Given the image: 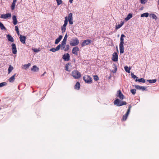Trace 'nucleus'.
<instances>
[{
  "label": "nucleus",
  "mask_w": 159,
  "mask_h": 159,
  "mask_svg": "<svg viewBox=\"0 0 159 159\" xmlns=\"http://www.w3.org/2000/svg\"><path fill=\"white\" fill-rule=\"evenodd\" d=\"M125 37V35L124 34H122L121 35L120 38V43L119 44L120 52L121 54L123 53L124 52V39L123 38Z\"/></svg>",
  "instance_id": "nucleus-1"
},
{
  "label": "nucleus",
  "mask_w": 159,
  "mask_h": 159,
  "mask_svg": "<svg viewBox=\"0 0 159 159\" xmlns=\"http://www.w3.org/2000/svg\"><path fill=\"white\" fill-rule=\"evenodd\" d=\"M113 103L114 105H116L118 107L124 105H126L127 104L126 102H121L118 99H116L114 102Z\"/></svg>",
  "instance_id": "nucleus-2"
},
{
  "label": "nucleus",
  "mask_w": 159,
  "mask_h": 159,
  "mask_svg": "<svg viewBox=\"0 0 159 159\" xmlns=\"http://www.w3.org/2000/svg\"><path fill=\"white\" fill-rule=\"evenodd\" d=\"M72 76L75 79H78L81 77V74L77 70H74L72 72Z\"/></svg>",
  "instance_id": "nucleus-3"
},
{
  "label": "nucleus",
  "mask_w": 159,
  "mask_h": 159,
  "mask_svg": "<svg viewBox=\"0 0 159 159\" xmlns=\"http://www.w3.org/2000/svg\"><path fill=\"white\" fill-rule=\"evenodd\" d=\"M79 43V39L76 38L71 39L70 42V44L71 46H76L78 45Z\"/></svg>",
  "instance_id": "nucleus-4"
},
{
  "label": "nucleus",
  "mask_w": 159,
  "mask_h": 159,
  "mask_svg": "<svg viewBox=\"0 0 159 159\" xmlns=\"http://www.w3.org/2000/svg\"><path fill=\"white\" fill-rule=\"evenodd\" d=\"M83 80L84 81L87 83L90 84L92 83V79L91 77L88 75H85L83 77Z\"/></svg>",
  "instance_id": "nucleus-5"
},
{
  "label": "nucleus",
  "mask_w": 159,
  "mask_h": 159,
  "mask_svg": "<svg viewBox=\"0 0 159 159\" xmlns=\"http://www.w3.org/2000/svg\"><path fill=\"white\" fill-rule=\"evenodd\" d=\"M131 107V105H130L128 109L127 110L126 113L125 115L123 116L122 118V120L123 121H125L126 120L129 114V113L130 112Z\"/></svg>",
  "instance_id": "nucleus-6"
},
{
  "label": "nucleus",
  "mask_w": 159,
  "mask_h": 159,
  "mask_svg": "<svg viewBox=\"0 0 159 159\" xmlns=\"http://www.w3.org/2000/svg\"><path fill=\"white\" fill-rule=\"evenodd\" d=\"M91 43L92 40H91L87 39L84 40L81 43V45L82 47H83L86 45H90Z\"/></svg>",
  "instance_id": "nucleus-7"
},
{
  "label": "nucleus",
  "mask_w": 159,
  "mask_h": 159,
  "mask_svg": "<svg viewBox=\"0 0 159 159\" xmlns=\"http://www.w3.org/2000/svg\"><path fill=\"white\" fill-rule=\"evenodd\" d=\"M116 96L117 97H118L120 100H123L125 98L124 96L120 90L117 91V94L116 95Z\"/></svg>",
  "instance_id": "nucleus-8"
},
{
  "label": "nucleus",
  "mask_w": 159,
  "mask_h": 159,
  "mask_svg": "<svg viewBox=\"0 0 159 159\" xmlns=\"http://www.w3.org/2000/svg\"><path fill=\"white\" fill-rule=\"evenodd\" d=\"M11 46L12 53L14 54H16L17 51L15 44L14 43H12Z\"/></svg>",
  "instance_id": "nucleus-9"
},
{
  "label": "nucleus",
  "mask_w": 159,
  "mask_h": 159,
  "mask_svg": "<svg viewBox=\"0 0 159 159\" xmlns=\"http://www.w3.org/2000/svg\"><path fill=\"white\" fill-rule=\"evenodd\" d=\"M70 56L69 53H67L64 54L62 57V58L64 61H68L70 60Z\"/></svg>",
  "instance_id": "nucleus-10"
},
{
  "label": "nucleus",
  "mask_w": 159,
  "mask_h": 159,
  "mask_svg": "<svg viewBox=\"0 0 159 159\" xmlns=\"http://www.w3.org/2000/svg\"><path fill=\"white\" fill-rule=\"evenodd\" d=\"M118 55L116 52H114L112 55V60L114 61H118Z\"/></svg>",
  "instance_id": "nucleus-11"
},
{
  "label": "nucleus",
  "mask_w": 159,
  "mask_h": 159,
  "mask_svg": "<svg viewBox=\"0 0 159 159\" xmlns=\"http://www.w3.org/2000/svg\"><path fill=\"white\" fill-rule=\"evenodd\" d=\"M11 17V13H7L5 14H2L1 15V18L6 19L8 18H10Z\"/></svg>",
  "instance_id": "nucleus-12"
},
{
  "label": "nucleus",
  "mask_w": 159,
  "mask_h": 159,
  "mask_svg": "<svg viewBox=\"0 0 159 159\" xmlns=\"http://www.w3.org/2000/svg\"><path fill=\"white\" fill-rule=\"evenodd\" d=\"M79 51V48L77 47H75L73 48L72 52L73 54L77 55L78 54L77 51Z\"/></svg>",
  "instance_id": "nucleus-13"
},
{
  "label": "nucleus",
  "mask_w": 159,
  "mask_h": 159,
  "mask_svg": "<svg viewBox=\"0 0 159 159\" xmlns=\"http://www.w3.org/2000/svg\"><path fill=\"white\" fill-rule=\"evenodd\" d=\"M20 39L22 43L24 44L25 43L26 37L25 36L20 35Z\"/></svg>",
  "instance_id": "nucleus-14"
},
{
  "label": "nucleus",
  "mask_w": 159,
  "mask_h": 159,
  "mask_svg": "<svg viewBox=\"0 0 159 159\" xmlns=\"http://www.w3.org/2000/svg\"><path fill=\"white\" fill-rule=\"evenodd\" d=\"M7 38L8 39V40L11 42H13L14 41V39L13 38L10 34H8L7 35Z\"/></svg>",
  "instance_id": "nucleus-15"
},
{
  "label": "nucleus",
  "mask_w": 159,
  "mask_h": 159,
  "mask_svg": "<svg viewBox=\"0 0 159 159\" xmlns=\"http://www.w3.org/2000/svg\"><path fill=\"white\" fill-rule=\"evenodd\" d=\"M135 88L138 89L139 90H144L146 89V87H144V86H139V85H135Z\"/></svg>",
  "instance_id": "nucleus-16"
},
{
  "label": "nucleus",
  "mask_w": 159,
  "mask_h": 159,
  "mask_svg": "<svg viewBox=\"0 0 159 159\" xmlns=\"http://www.w3.org/2000/svg\"><path fill=\"white\" fill-rule=\"evenodd\" d=\"M62 38V35H60L58 38H57L55 40V44H58L61 40Z\"/></svg>",
  "instance_id": "nucleus-17"
},
{
  "label": "nucleus",
  "mask_w": 159,
  "mask_h": 159,
  "mask_svg": "<svg viewBox=\"0 0 159 159\" xmlns=\"http://www.w3.org/2000/svg\"><path fill=\"white\" fill-rule=\"evenodd\" d=\"M16 74H14L9 79L8 81L10 82H12L14 81L15 80V77L16 76Z\"/></svg>",
  "instance_id": "nucleus-18"
},
{
  "label": "nucleus",
  "mask_w": 159,
  "mask_h": 159,
  "mask_svg": "<svg viewBox=\"0 0 159 159\" xmlns=\"http://www.w3.org/2000/svg\"><path fill=\"white\" fill-rule=\"evenodd\" d=\"M12 19L13 20V23L14 25H16L17 23V21L16 19V16L14 15L12 17Z\"/></svg>",
  "instance_id": "nucleus-19"
},
{
  "label": "nucleus",
  "mask_w": 159,
  "mask_h": 159,
  "mask_svg": "<svg viewBox=\"0 0 159 159\" xmlns=\"http://www.w3.org/2000/svg\"><path fill=\"white\" fill-rule=\"evenodd\" d=\"M132 17V15L131 13H129L128 15L125 18V20L126 21H127L131 18Z\"/></svg>",
  "instance_id": "nucleus-20"
},
{
  "label": "nucleus",
  "mask_w": 159,
  "mask_h": 159,
  "mask_svg": "<svg viewBox=\"0 0 159 159\" xmlns=\"http://www.w3.org/2000/svg\"><path fill=\"white\" fill-rule=\"evenodd\" d=\"M68 24V17L67 16H66L65 17V20H64V24L62 26L64 27H66Z\"/></svg>",
  "instance_id": "nucleus-21"
},
{
  "label": "nucleus",
  "mask_w": 159,
  "mask_h": 159,
  "mask_svg": "<svg viewBox=\"0 0 159 159\" xmlns=\"http://www.w3.org/2000/svg\"><path fill=\"white\" fill-rule=\"evenodd\" d=\"M80 84L79 82L76 83V84L75 85V89L78 90L80 88Z\"/></svg>",
  "instance_id": "nucleus-22"
},
{
  "label": "nucleus",
  "mask_w": 159,
  "mask_h": 159,
  "mask_svg": "<svg viewBox=\"0 0 159 159\" xmlns=\"http://www.w3.org/2000/svg\"><path fill=\"white\" fill-rule=\"evenodd\" d=\"M13 67L11 65L9 66V67L8 69V73L9 74L13 70Z\"/></svg>",
  "instance_id": "nucleus-23"
},
{
  "label": "nucleus",
  "mask_w": 159,
  "mask_h": 159,
  "mask_svg": "<svg viewBox=\"0 0 159 159\" xmlns=\"http://www.w3.org/2000/svg\"><path fill=\"white\" fill-rule=\"evenodd\" d=\"M31 70L32 71H37L39 70V69L36 66H34L33 67L31 68Z\"/></svg>",
  "instance_id": "nucleus-24"
},
{
  "label": "nucleus",
  "mask_w": 159,
  "mask_h": 159,
  "mask_svg": "<svg viewBox=\"0 0 159 159\" xmlns=\"http://www.w3.org/2000/svg\"><path fill=\"white\" fill-rule=\"evenodd\" d=\"M135 81H139L140 82H142V83H144L145 82V80L143 78H140V79H139L138 80H137V79H136L135 80Z\"/></svg>",
  "instance_id": "nucleus-25"
},
{
  "label": "nucleus",
  "mask_w": 159,
  "mask_h": 159,
  "mask_svg": "<svg viewBox=\"0 0 159 159\" xmlns=\"http://www.w3.org/2000/svg\"><path fill=\"white\" fill-rule=\"evenodd\" d=\"M147 81L150 84L154 83L156 82L157 80L154 79L153 80H147Z\"/></svg>",
  "instance_id": "nucleus-26"
},
{
  "label": "nucleus",
  "mask_w": 159,
  "mask_h": 159,
  "mask_svg": "<svg viewBox=\"0 0 159 159\" xmlns=\"http://www.w3.org/2000/svg\"><path fill=\"white\" fill-rule=\"evenodd\" d=\"M149 16L148 13L147 12L143 14H142L141 15V17H148Z\"/></svg>",
  "instance_id": "nucleus-27"
},
{
  "label": "nucleus",
  "mask_w": 159,
  "mask_h": 159,
  "mask_svg": "<svg viewBox=\"0 0 159 159\" xmlns=\"http://www.w3.org/2000/svg\"><path fill=\"white\" fill-rule=\"evenodd\" d=\"M124 69L125 70V71L128 73H130V68H129L127 66H125Z\"/></svg>",
  "instance_id": "nucleus-28"
},
{
  "label": "nucleus",
  "mask_w": 159,
  "mask_h": 159,
  "mask_svg": "<svg viewBox=\"0 0 159 159\" xmlns=\"http://www.w3.org/2000/svg\"><path fill=\"white\" fill-rule=\"evenodd\" d=\"M59 45L60 46V48H61V50H63L64 49L66 46V45L64 44H62V43L59 44Z\"/></svg>",
  "instance_id": "nucleus-29"
},
{
  "label": "nucleus",
  "mask_w": 159,
  "mask_h": 159,
  "mask_svg": "<svg viewBox=\"0 0 159 159\" xmlns=\"http://www.w3.org/2000/svg\"><path fill=\"white\" fill-rule=\"evenodd\" d=\"M0 27L1 29L2 30H6V27L4 26V25L1 22H0Z\"/></svg>",
  "instance_id": "nucleus-30"
},
{
  "label": "nucleus",
  "mask_w": 159,
  "mask_h": 159,
  "mask_svg": "<svg viewBox=\"0 0 159 159\" xmlns=\"http://www.w3.org/2000/svg\"><path fill=\"white\" fill-rule=\"evenodd\" d=\"M70 63H68L67 64H66V65L65 66V70H66V71H70V70H68V65H70Z\"/></svg>",
  "instance_id": "nucleus-31"
},
{
  "label": "nucleus",
  "mask_w": 159,
  "mask_h": 159,
  "mask_svg": "<svg viewBox=\"0 0 159 159\" xmlns=\"http://www.w3.org/2000/svg\"><path fill=\"white\" fill-rule=\"evenodd\" d=\"M15 30L16 31L18 35H19L20 33H19V30L18 29V26H15Z\"/></svg>",
  "instance_id": "nucleus-32"
},
{
  "label": "nucleus",
  "mask_w": 159,
  "mask_h": 159,
  "mask_svg": "<svg viewBox=\"0 0 159 159\" xmlns=\"http://www.w3.org/2000/svg\"><path fill=\"white\" fill-rule=\"evenodd\" d=\"M130 92L133 95H134L136 93V90L135 89H133L130 90Z\"/></svg>",
  "instance_id": "nucleus-33"
},
{
  "label": "nucleus",
  "mask_w": 159,
  "mask_h": 159,
  "mask_svg": "<svg viewBox=\"0 0 159 159\" xmlns=\"http://www.w3.org/2000/svg\"><path fill=\"white\" fill-rule=\"evenodd\" d=\"M69 45L68 44L66 45V48H64V51H66L69 50Z\"/></svg>",
  "instance_id": "nucleus-34"
},
{
  "label": "nucleus",
  "mask_w": 159,
  "mask_h": 159,
  "mask_svg": "<svg viewBox=\"0 0 159 159\" xmlns=\"http://www.w3.org/2000/svg\"><path fill=\"white\" fill-rule=\"evenodd\" d=\"M57 2V5L58 6L59 5L62 3L61 0H56Z\"/></svg>",
  "instance_id": "nucleus-35"
},
{
  "label": "nucleus",
  "mask_w": 159,
  "mask_h": 159,
  "mask_svg": "<svg viewBox=\"0 0 159 159\" xmlns=\"http://www.w3.org/2000/svg\"><path fill=\"white\" fill-rule=\"evenodd\" d=\"M30 65V63H28L27 64L24 65V66L25 67V69H26L27 68H28L29 67Z\"/></svg>",
  "instance_id": "nucleus-36"
},
{
  "label": "nucleus",
  "mask_w": 159,
  "mask_h": 159,
  "mask_svg": "<svg viewBox=\"0 0 159 159\" xmlns=\"http://www.w3.org/2000/svg\"><path fill=\"white\" fill-rule=\"evenodd\" d=\"M94 80L95 81H97L99 80V79L98 75H95L93 76Z\"/></svg>",
  "instance_id": "nucleus-37"
},
{
  "label": "nucleus",
  "mask_w": 159,
  "mask_h": 159,
  "mask_svg": "<svg viewBox=\"0 0 159 159\" xmlns=\"http://www.w3.org/2000/svg\"><path fill=\"white\" fill-rule=\"evenodd\" d=\"M61 32L62 33H64L66 30V27H64L63 26H62L61 28Z\"/></svg>",
  "instance_id": "nucleus-38"
},
{
  "label": "nucleus",
  "mask_w": 159,
  "mask_h": 159,
  "mask_svg": "<svg viewBox=\"0 0 159 159\" xmlns=\"http://www.w3.org/2000/svg\"><path fill=\"white\" fill-rule=\"evenodd\" d=\"M131 75L132 77L134 79H137L138 78V77L134 75V74L133 73H131Z\"/></svg>",
  "instance_id": "nucleus-39"
},
{
  "label": "nucleus",
  "mask_w": 159,
  "mask_h": 159,
  "mask_svg": "<svg viewBox=\"0 0 159 159\" xmlns=\"http://www.w3.org/2000/svg\"><path fill=\"white\" fill-rule=\"evenodd\" d=\"M15 4H16L15 3H12L11 6V9L12 10H14L15 6Z\"/></svg>",
  "instance_id": "nucleus-40"
},
{
  "label": "nucleus",
  "mask_w": 159,
  "mask_h": 159,
  "mask_svg": "<svg viewBox=\"0 0 159 159\" xmlns=\"http://www.w3.org/2000/svg\"><path fill=\"white\" fill-rule=\"evenodd\" d=\"M72 14L71 13H70L68 15V19H72Z\"/></svg>",
  "instance_id": "nucleus-41"
},
{
  "label": "nucleus",
  "mask_w": 159,
  "mask_h": 159,
  "mask_svg": "<svg viewBox=\"0 0 159 159\" xmlns=\"http://www.w3.org/2000/svg\"><path fill=\"white\" fill-rule=\"evenodd\" d=\"M6 84V82H2L0 83V87H2L5 85Z\"/></svg>",
  "instance_id": "nucleus-42"
},
{
  "label": "nucleus",
  "mask_w": 159,
  "mask_h": 159,
  "mask_svg": "<svg viewBox=\"0 0 159 159\" xmlns=\"http://www.w3.org/2000/svg\"><path fill=\"white\" fill-rule=\"evenodd\" d=\"M151 15V17L153 19H156V18H157L156 15H155L154 14H152Z\"/></svg>",
  "instance_id": "nucleus-43"
},
{
  "label": "nucleus",
  "mask_w": 159,
  "mask_h": 159,
  "mask_svg": "<svg viewBox=\"0 0 159 159\" xmlns=\"http://www.w3.org/2000/svg\"><path fill=\"white\" fill-rule=\"evenodd\" d=\"M121 27V26L120 24L116 25V30H117L119 29Z\"/></svg>",
  "instance_id": "nucleus-44"
},
{
  "label": "nucleus",
  "mask_w": 159,
  "mask_h": 159,
  "mask_svg": "<svg viewBox=\"0 0 159 159\" xmlns=\"http://www.w3.org/2000/svg\"><path fill=\"white\" fill-rule=\"evenodd\" d=\"M69 23L70 24L72 25L73 24V22L72 21V19H68Z\"/></svg>",
  "instance_id": "nucleus-45"
},
{
  "label": "nucleus",
  "mask_w": 159,
  "mask_h": 159,
  "mask_svg": "<svg viewBox=\"0 0 159 159\" xmlns=\"http://www.w3.org/2000/svg\"><path fill=\"white\" fill-rule=\"evenodd\" d=\"M147 2V0H141V3L142 4H145Z\"/></svg>",
  "instance_id": "nucleus-46"
},
{
  "label": "nucleus",
  "mask_w": 159,
  "mask_h": 159,
  "mask_svg": "<svg viewBox=\"0 0 159 159\" xmlns=\"http://www.w3.org/2000/svg\"><path fill=\"white\" fill-rule=\"evenodd\" d=\"M50 51L53 52H56V50L55 48H53L50 49Z\"/></svg>",
  "instance_id": "nucleus-47"
},
{
  "label": "nucleus",
  "mask_w": 159,
  "mask_h": 159,
  "mask_svg": "<svg viewBox=\"0 0 159 159\" xmlns=\"http://www.w3.org/2000/svg\"><path fill=\"white\" fill-rule=\"evenodd\" d=\"M55 48V49H56V51H58L60 49V46L58 45L57 47H56Z\"/></svg>",
  "instance_id": "nucleus-48"
},
{
  "label": "nucleus",
  "mask_w": 159,
  "mask_h": 159,
  "mask_svg": "<svg viewBox=\"0 0 159 159\" xmlns=\"http://www.w3.org/2000/svg\"><path fill=\"white\" fill-rule=\"evenodd\" d=\"M66 40H65V39H63V41H62V43H62V44H64L65 45L66 44Z\"/></svg>",
  "instance_id": "nucleus-49"
},
{
  "label": "nucleus",
  "mask_w": 159,
  "mask_h": 159,
  "mask_svg": "<svg viewBox=\"0 0 159 159\" xmlns=\"http://www.w3.org/2000/svg\"><path fill=\"white\" fill-rule=\"evenodd\" d=\"M67 34H66L63 39L67 40Z\"/></svg>",
  "instance_id": "nucleus-50"
},
{
  "label": "nucleus",
  "mask_w": 159,
  "mask_h": 159,
  "mask_svg": "<svg viewBox=\"0 0 159 159\" xmlns=\"http://www.w3.org/2000/svg\"><path fill=\"white\" fill-rule=\"evenodd\" d=\"M124 22L123 21H121L120 23V25L122 26L124 24Z\"/></svg>",
  "instance_id": "nucleus-51"
},
{
  "label": "nucleus",
  "mask_w": 159,
  "mask_h": 159,
  "mask_svg": "<svg viewBox=\"0 0 159 159\" xmlns=\"http://www.w3.org/2000/svg\"><path fill=\"white\" fill-rule=\"evenodd\" d=\"M34 52H38V51H39V50H37V49H33Z\"/></svg>",
  "instance_id": "nucleus-52"
},
{
  "label": "nucleus",
  "mask_w": 159,
  "mask_h": 159,
  "mask_svg": "<svg viewBox=\"0 0 159 159\" xmlns=\"http://www.w3.org/2000/svg\"><path fill=\"white\" fill-rule=\"evenodd\" d=\"M73 0H69V2H70L71 3H72L73 2Z\"/></svg>",
  "instance_id": "nucleus-53"
},
{
  "label": "nucleus",
  "mask_w": 159,
  "mask_h": 159,
  "mask_svg": "<svg viewBox=\"0 0 159 159\" xmlns=\"http://www.w3.org/2000/svg\"><path fill=\"white\" fill-rule=\"evenodd\" d=\"M16 0H13L12 3H15L16 4Z\"/></svg>",
  "instance_id": "nucleus-54"
},
{
  "label": "nucleus",
  "mask_w": 159,
  "mask_h": 159,
  "mask_svg": "<svg viewBox=\"0 0 159 159\" xmlns=\"http://www.w3.org/2000/svg\"><path fill=\"white\" fill-rule=\"evenodd\" d=\"M45 73H46V72H44V73H43V75H42V76H43L44 75V74H45Z\"/></svg>",
  "instance_id": "nucleus-55"
},
{
  "label": "nucleus",
  "mask_w": 159,
  "mask_h": 159,
  "mask_svg": "<svg viewBox=\"0 0 159 159\" xmlns=\"http://www.w3.org/2000/svg\"><path fill=\"white\" fill-rule=\"evenodd\" d=\"M116 70H117V68L116 67V71L114 72L113 73L116 72Z\"/></svg>",
  "instance_id": "nucleus-56"
},
{
  "label": "nucleus",
  "mask_w": 159,
  "mask_h": 159,
  "mask_svg": "<svg viewBox=\"0 0 159 159\" xmlns=\"http://www.w3.org/2000/svg\"><path fill=\"white\" fill-rule=\"evenodd\" d=\"M158 5H159V0H158Z\"/></svg>",
  "instance_id": "nucleus-57"
},
{
  "label": "nucleus",
  "mask_w": 159,
  "mask_h": 159,
  "mask_svg": "<svg viewBox=\"0 0 159 159\" xmlns=\"http://www.w3.org/2000/svg\"><path fill=\"white\" fill-rule=\"evenodd\" d=\"M18 89H19V86H18Z\"/></svg>",
  "instance_id": "nucleus-58"
}]
</instances>
